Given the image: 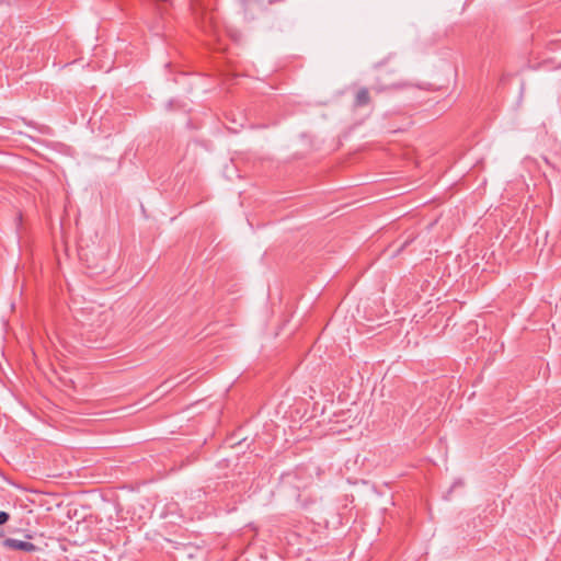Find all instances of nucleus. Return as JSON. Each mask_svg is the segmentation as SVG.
<instances>
[{"instance_id":"obj_7","label":"nucleus","mask_w":561,"mask_h":561,"mask_svg":"<svg viewBox=\"0 0 561 561\" xmlns=\"http://www.w3.org/2000/svg\"><path fill=\"white\" fill-rule=\"evenodd\" d=\"M244 2H250L251 0H243Z\"/></svg>"},{"instance_id":"obj_5","label":"nucleus","mask_w":561,"mask_h":561,"mask_svg":"<svg viewBox=\"0 0 561 561\" xmlns=\"http://www.w3.org/2000/svg\"><path fill=\"white\" fill-rule=\"evenodd\" d=\"M387 88H382V87H376L374 88V90L378 93L382 92L383 90H386Z\"/></svg>"},{"instance_id":"obj_2","label":"nucleus","mask_w":561,"mask_h":561,"mask_svg":"<svg viewBox=\"0 0 561 561\" xmlns=\"http://www.w3.org/2000/svg\"><path fill=\"white\" fill-rule=\"evenodd\" d=\"M370 101H371V99H370L369 90L367 88L363 87V88L358 89L357 92L355 93L353 105L356 108L364 107V106H367L370 103Z\"/></svg>"},{"instance_id":"obj_3","label":"nucleus","mask_w":561,"mask_h":561,"mask_svg":"<svg viewBox=\"0 0 561 561\" xmlns=\"http://www.w3.org/2000/svg\"><path fill=\"white\" fill-rule=\"evenodd\" d=\"M113 317V313H112V310L111 309H104L102 311L99 312V319L95 321V325L96 327H102L104 325L106 322H108Z\"/></svg>"},{"instance_id":"obj_4","label":"nucleus","mask_w":561,"mask_h":561,"mask_svg":"<svg viewBox=\"0 0 561 561\" xmlns=\"http://www.w3.org/2000/svg\"><path fill=\"white\" fill-rule=\"evenodd\" d=\"M10 518V515L7 512L0 511V525L5 524Z\"/></svg>"},{"instance_id":"obj_1","label":"nucleus","mask_w":561,"mask_h":561,"mask_svg":"<svg viewBox=\"0 0 561 561\" xmlns=\"http://www.w3.org/2000/svg\"><path fill=\"white\" fill-rule=\"evenodd\" d=\"M2 546L7 549L21 550V551H25V552H34L38 549L32 542L23 541V540H19V539H14V538H5L2 541Z\"/></svg>"},{"instance_id":"obj_6","label":"nucleus","mask_w":561,"mask_h":561,"mask_svg":"<svg viewBox=\"0 0 561 561\" xmlns=\"http://www.w3.org/2000/svg\"><path fill=\"white\" fill-rule=\"evenodd\" d=\"M403 85L402 84H392L391 88H402Z\"/></svg>"}]
</instances>
